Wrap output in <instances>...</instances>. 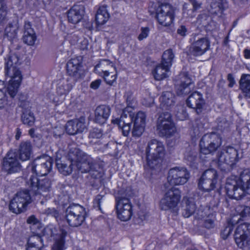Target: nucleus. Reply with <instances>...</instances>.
Listing matches in <instances>:
<instances>
[{
    "label": "nucleus",
    "instance_id": "f257e3e1",
    "mask_svg": "<svg viewBox=\"0 0 250 250\" xmlns=\"http://www.w3.org/2000/svg\"><path fill=\"white\" fill-rule=\"evenodd\" d=\"M67 157L69 164L58 162L56 164L58 170L63 175L71 174L73 166H75L81 172H88L94 179L102 177L104 167L102 161L94 160L90 155L76 147L69 150Z\"/></svg>",
    "mask_w": 250,
    "mask_h": 250
},
{
    "label": "nucleus",
    "instance_id": "6e6552de",
    "mask_svg": "<svg viewBox=\"0 0 250 250\" xmlns=\"http://www.w3.org/2000/svg\"><path fill=\"white\" fill-rule=\"evenodd\" d=\"M221 144V138L218 134L214 132L206 134L200 141V152L204 154H211L220 147Z\"/></svg>",
    "mask_w": 250,
    "mask_h": 250
},
{
    "label": "nucleus",
    "instance_id": "7c9ffc66",
    "mask_svg": "<svg viewBox=\"0 0 250 250\" xmlns=\"http://www.w3.org/2000/svg\"><path fill=\"white\" fill-rule=\"evenodd\" d=\"M32 153V146L30 141L22 142L19 149V159L22 161L30 159Z\"/></svg>",
    "mask_w": 250,
    "mask_h": 250
},
{
    "label": "nucleus",
    "instance_id": "e2e57ef3",
    "mask_svg": "<svg viewBox=\"0 0 250 250\" xmlns=\"http://www.w3.org/2000/svg\"><path fill=\"white\" fill-rule=\"evenodd\" d=\"M27 223L28 224H32V227L37 226V227H39V226L40 225L38 220L34 215H31L29 217L27 220Z\"/></svg>",
    "mask_w": 250,
    "mask_h": 250
},
{
    "label": "nucleus",
    "instance_id": "37998d69",
    "mask_svg": "<svg viewBox=\"0 0 250 250\" xmlns=\"http://www.w3.org/2000/svg\"><path fill=\"white\" fill-rule=\"evenodd\" d=\"M203 226L205 228L210 229L214 227L215 217L213 214L209 213L207 216H203Z\"/></svg>",
    "mask_w": 250,
    "mask_h": 250
},
{
    "label": "nucleus",
    "instance_id": "6ab92c4d",
    "mask_svg": "<svg viewBox=\"0 0 250 250\" xmlns=\"http://www.w3.org/2000/svg\"><path fill=\"white\" fill-rule=\"evenodd\" d=\"M217 171L210 168L205 170L198 182L199 188L204 191H210L214 189L217 183Z\"/></svg>",
    "mask_w": 250,
    "mask_h": 250
},
{
    "label": "nucleus",
    "instance_id": "4be33fe9",
    "mask_svg": "<svg viewBox=\"0 0 250 250\" xmlns=\"http://www.w3.org/2000/svg\"><path fill=\"white\" fill-rule=\"evenodd\" d=\"M186 103L188 107L194 109L198 115L202 112L205 104L203 95L197 91L192 92L188 96Z\"/></svg>",
    "mask_w": 250,
    "mask_h": 250
},
{
    "label": "nucleus",
    "instance_id": "774afa93",
    "mask_svg": "<svg viewBox=\"0 0 250 250\" xmlns=\"http://www.w3.org/2000/svg\"><path fill=\"white\" fill-rule=\"evenodd\" d=\"M242 210L241 211V215L242 216H247L250 214V207L249 206L242 207Z\"/></svg>",
    "mask_w": 250,
    "mask_h": 250
},
{
    "label": "nucleus",
    "instance_id": "052dcab7",
    "mask_svg": "<svg viewBox=\"0 0 250 250\" xmlns=\"http://www.w3.org/2000/svg\"><path fill=\"white\" fill-rule=\"evenodd\" d=\"M45 213L47 215H50L56 218L59 216V212L55 208H48L45 209Z\"/></svg>",
    "mask_w": 250,
    "mask_h": 250
},
{
    "label": "nucleus",
    "instance_id": "412c9836",
    "mask_svg": "<svg viewBox=\"0 0 250 250\" xmlns=\"http://www.w3.org/2000/svg\"><path fill=\"white\" fill-rule=\"evenodd\" d=\"M21 165L16 152L9 151L3 159L2 169L8 174L18 172L21 170Z\"/></svg>",
    "mask_w": 250,
    "mask_h": 250
},
{
    "label": "nucleus",
    "instance_id": "4c0bfd02",
    "mask_svg": "<svg viewBox=\"0 0 250 250\" xmlns=\"http://www.w3.org/2000/svg\"><path fill=\"white\" fill-rule=\"evenodd\" d=\"M174 58V54L172 49H167L163 53L161 62L171 67Z\"/></svg>",
    "mask_w": 250,
    "mask_h": 250
},
{
    "label": "nucleus",
    "instance_id": "5fc2aeb1",
    "mask_svg": "<svg viewBox=\"0 0 250 250\" xmlns=\"http://www.w3.org/2000/svg\"><path fill=\"white\" fill-rule=\"evenodd\" d=\"M109 18V16H107L106 14L103 16L99 13H96L95 20L97 24L101 25L104 24L108 21Z\"/></svg>",
    "mask_w": 250,
    "mask_h": 250
},
{
    "label": "nucleus",
    "instance_id": "f3484780",
    "mask_svg": "<svg viewBox=\"0 0 250 250\" xmlns=\"http://www.w3.org/2000/svg\"><path fill=\"white\" fill-rule=\"evenodd\" d=\"M155 18L160 24L169 26L175 18L174 9L169 4L162 5L157 9Z\"/></svg>",
    "mask_w": 250,
    "mask_h": 250
},
{
    "label": "nucleus",
    "instance_id": "2eb2a0df",
    "mask_svg": "<svg viewBox=\"0 0 250 250\" xmlns=\"http://www.w3.org/2000/svg\"><path fill=\"white\" fill-rule=\"evenodd\" d=\"M175 87L178 95H186L190 92L193 87V81L188 72H181L175 77Z\"/></svg>",
    "mask_w": 250,
    "mask_h": 250
},
{
    "label": "nucleus",
    "instance_id": "423d86ee",
    "mask_svg": "<svg viewBox=\"0 0 250 250\" xmlns=\"http://www.w3.org/2000/svg\"><path fill=\"white\" fill-rule=\"evenodd\" d=\"M26 184L35 195L46 197L48 193L51 190L52 182L48 178L38 179L37 176L31 175L27 180Z\"/></svg>",
    "mask_w": 250,
    "mask_h": 250
},
{
    "label": "nucleus",
    "instance_id": "a19ab883",
    "mask_svg": "<svg viewBox=\"0 0 250 250\" xmlns=\"http://www.w3.org/2000/svg\"><path fill=\"white\" fill-rule=\"evenodd\" d=\"M208 7V12L211 14H217L220 12H222V5L220 2L214 0L211 1Z\"/></svg>",
    "mask_w": 250,
    "mask_h": 250
},
{
    "label": "nucleus",
    "instance_id": "9b49d317",
    "mask_svg": "<svg viewBox=\"0 0 250 250\" xmlns=\"http://www.w3.org/2000/svg\"><path fill=\"white\" fill-rule=\"evenodd\" d=\"M157 129L160 136H170L175 132V127L168 112L160 114L157 120Z\"/></svg>",
    "mask_w": 250,
    "mask_h": 250
},
{
    "label": "nucleus",
    "instance_id": "5701e85b",
    "mask_svg": "<svg viewBox=\"0 0 250 250\" xmlns=\"http://www.w3.org/2000/svg\"><path fill=\"white\" fill-rule=\"evenodd\" d=\"M250 236V224L243 223L240 224L236 228L234 239L237 246L242 248L247 243V239Z\"/></svg>",
    "mask_w": 250,
    "mask_h": 250
},
{
    "label": "nucleus",
    "instance_id": "de8ad7c7",
    "mask_svg": "<svg viewBox=\"0 0 250 250\" xmlns=\"http://www.w3.org/2000/svg\"><path fill=\"white\" fill-rule=\"evenodd\" d=\"M124 97L125 99L127 107L133 108L135 106V100L133 96V93L131 91L125 92Z\"/></svg>",
    "mask_w": 250,
    "mask_h": 250
},
{
    "label": "nucleus",
    "instance_id": "1a4fd4ad",
    "mask_svg": "<svg viewBox=\"0 0 250 250\" xmlns=\"http://www.w3.org/2000/svg\"><path fill=\"white\" fill-rule=\"evenodd\" d=\"M218 167L222 170H226L238 160L237 150L231 146L227 147L217 155Z\"/></svg>",
    "mask_w": 250,
    "mask_h": 250
},
{
    "label": "nucleus",
    "instance_id": "bb28decb",
    "mask_svg": "<svg viewBox=\"0 0 250 250\" xmlns=\"http://www.w3.org/2000/svg\"><path fill=\"white\" fill-rule=\"evenodd\" d=\"M10 80L9 81V84L6 88H5V92H7L9 95V99L12 100L13 98L16 95L18 88L21 81V75H15L8 76Z\"/></svg>",
    "mask_w": 250,
    "mask_h": 250
},
{
    "label": "nucleus",
    "instance_id": "393cba45",
    "mask_svg": "<svg viewBox=\"0 0 250 250\" xmlns=\"http://www.w3.org/2000/svg\"><path fill=\"white\" fill-rule=\"evenodd\" d=\"M84 13V7L82 4L74 5L67 12L69 22L76 24L82 19Z\"/></svg>",
    "mask_w": 250,
    "mask_h": 250
},
{
    "label": "nucleus",
    "instance_id": "13d9d810",
    "mask_svg": "<svg viewBox=\"0 0 250 250\" xmlns=\"http://www.w3.org/2000/svg\"><path fill=\"white\" fill-rule=\"evenodd\" d=\"M177 34L182 37H185L188 34V28L184 25H180L177 29Z\"/></svg>",
    "mask_w": 250,
    "mask_h": 250
},
{
    "label": "nucleus",
    "instance_id": "f03ea898",
    "mask_svg": "<svg viewBox=\"0 0 250 250\" xmlns=\"http://www.w3.org/2000/svg\"><path fill=\"white\" fill-rule=\"evenodd\" d=\"M225 189L228 196L236 200L250 194V168L240 169L239 176L232 175L226 180Z\"/></svg>",
    "mask_w": 250,
    "mask_h": 250
},
{
    "label": "nucleus",
    "instance_id": "ea45409f",
    "mask_svg": "<svg viewBox=\"0 0 250 250\" xmlns=\"http://www.w3.org/2000/svg\"><path fill=\"white\" fill-rule=\"evenodd\" d=\"M21 120L24 125L31 126L34 124L35 118L33 114L30 111H25L22 113Z\"/></svg>",
    "mask_w": 250,
    "mask_h": 250
},
{
    "label": "nucleus",
    "instance_id": "a211bd4d",
    "mask_svg": "<svg viewBox=\"0 0 250 250\" xmlns=\"http://www.w3.org/2000/svg\"><path fill=\"white\" fill-rule=\"evenodd\" d=\"M189 174L186 168L175 167L169 169L167 175V182L171 186L183 185L186 183Z\"/></svg>",
    "mask_w": 250,
    "mask_h": 250
},
{
    "label": "nucleus",
    "instance_id": "09e8293b",
    "mask_svg": "<svg viewBox=\"0 0 250 250\" xmlns=\"http://www.w3.org/2000/svg\"><path fill=\"white\" fill-rule=\"evenodd\" d=\"M76 125L77 133L83 132L86 128L85 125V120L84 118L81 117L79 119L73 120Z\"/></svg>",
    "mask_w": 250,
    "mask_h": 250
},
{
    "label": "nucleus",
    "instance_id": "3c124183",
    "mask_svg": "<svg viewBox=\"0 0 250 250\" xmlns=\"http://www.w3.org/2000/svg\"><path fill=\"white\" fill-rule=\"evenodd\" d=\"M177 108L178 110L176 114L177 119L182 121L186 120L188 117V114L185 108L181 106H178Z\"/></svg>",
    "mask_w": 250,
    "mask_h": 250
},
{
    "label": "nucleus",
    "instance_id": "dca6fc26",
    "mask_svg": "<svg viewBox=\"0 0 250 250\" xmlns=\"http://www.w3.org/2000/svg\"><path fill=\"white\" fill-rule=\"evenodd\" d=\"M112 69H115L114 63L109 60L103 59L100 60L94 68V71L100 76L103 77L107 84L112 85L116 81V75H112L111 79L108 78L109 72Z\"/></svg>",
    "mask_w": 250,
    "mask_h": 250
},
{
    "label": "nucleus",
    "instance_id": "0e129e2a",
    "mask_svg": "<svg viewBox=\"0 0 250 250\" xmlns=\"http://www.w3.org/2000/svg\"><path fill=\"white\" fill-rule=\"evenodd\" d=\"M208 22L207 26L204 27L206 30L210 31L216 28V23L215 21H212L211 19L209 20V21Z\"/></svg>",
    "mask_w": 250,
    "mask_h": 250
},
{
    "label": "nucleus",
    "instance_id": "a18cd8bd",
    "mask_svg": "<svg viewBox=\"0 0 250 250\" xmlns=\"http://www.w3.org/2000/svg\"><path fill=\"white\" fill-rule=\"evenodd\" d=\"M57 230L53 226H49L44 229V235L48 236V238L54 237V239L58 240L60 237H62L61 235L57 236ZM56 241H55L56 242Z\"/></svg>",
    "mask_w": 250,
    "mask_h": 250
},
{
    "label": "nucleus",
    "instance_id": "bf43d9fd",
    "mask_svg": "<svg viewBox=\"0 0 250 250\" xmlns=\"http://www.w3.org/2000/svg\"><path fill=\"white\" fill-rule=\"evenodd\" d=\"M103 197V196L98 194L96 196L93 201L94 207L95 208H98V209L100 210H101V204Z\"/></svg>",
    "mask_w": 250,
    "mask_h": 250
},
{
    "label": "nucleus",
    "instance_id": "2f4dec72",
    "mask_svg": "<svg viewBox=\"0 0 250 250\" xmlns=\"http://www.w3.org/2000/svg\"><path fill=\"white\" fill-rule=\"evenodd\" d=\"M42 240L38 234L30 236L26 245V250H45L43 248Z\"/></svg>",
    "mask_w": 250,
    "mask_h": 250
},
{
    "label": "nucleus",
    "instance_id": "0eeeda50",
    "mask_svg": "<svg viewBox=\"0 0 250 250\" xmlns=\"http://www.w3.org/2000/svg\"><path fill=\"white\" fill-rule=\"evenodd\" d=\"M31 202V197L28 190L20 191L11 200L9 206V210L15 214H20L26 210L27 206Z\"/></svg>",
    "mask_w": 250,
    "mask_h": 250
},
{
    "label": "nucleus",
    "instance_id": "c85d7f7f",
    "mask_svg": "<svg viewBox=\"0 0 250 250\" xmlns=\"http://www.w3.org/2000/svg\"><path fill=\"white\" fill-rule=\"evenodd\" d=\"M163 158L146 156V165L145 166L146 170L150 169L152 174L161 170Z\"/></svg>",
    "mask_w": 250,
    "mask_h": 250
},
{
    "label": "nucleus",
    "instance_id": "58836bf2",
    "mask_svg": "<svg viewBox=\"0 0 250 250\" xmlns=\"http://www.w3.org/2000/svg\"><path fill=\"white\" fill-rule=\"evenodd\" d=\"M196 209L195 204L188 200L186 203V206L184 207L183 211V215L185 218H188L190 217L195 212Z\"/></svg>",
    "mask_w": 250,
    "mask_h": 250
},
{
    "label": "nucleus",
    "instance_id": "680f3d73",
    "mask_svg": "<svg viewBox=\"0 0 250 250\" xmlns=\"http://www.w3.org/2000/svg\"><path fill=\"white\" fill-rule=\"evenodd\" d=\"M122 129L123 135L127 136L129 134L131 126L130 125H118Z\"/></svg>",
    "mask_w": 250,
    "mask_h": 250
},
{
    "label": "nucleus",
    "instance_id": "7ed1b4c3",
    "mask_svg": "<svg viewBox=\"0 0 250 250\" xmlns=\"http://www.w3.org/2000/svg\"><path fill=\"white\" fill-rule=\"evenodd\" d=\"M146 114L139 111L135 116L131 112L123 111L120 118L112 117L111 123L118 125H131L133 122L134 125L132 130V136L135 137H139L143 134L146 125Z\"/></svg>",
    "mask_w": 250,
    "mask_h": 250
},
{
    "label": "nucleus",
    "instance_id": "4468645a",
    "mask_svg": "<svg viewBox=\"0 0 250 250\" xmlns=\"http://www.w3.org/2000/svg\"><path fill=\"white\" fill-rule=\"evenodd\" d=\"M115 201L118 218L123 221H128L132 214V206L129 199L119 195L115 197Z\"/></svg>",
    "mask_w": 250,
    "mask_h": 250
},
{
    "label": "nucleus",
    "instance_id": "39448f33",
    "mask_svg": "<svg viewBox=\"0 0 250 250\" xmlns=\"http://www.w3.org/2000/svg\"><path fill=\"white\" fill-rule=\"evenodd\" d=\"M65 213V218L72 227L81 226L86 217L85 208L79 204L70 205L66 209Z\"/></svg>",
    "mask_w": 250,
    "mask_h": 250
},
{
    "label": "nucleus",
    "instance_id": "8fccbe9b",
    "mask_svg": "<svg viewBox=\"0 0 250 250\" xmlns=\"http://www.w3.org/2000/svg\"><path fill=\"white\" fill-rule=\"evenodd\" d=\"M211 17L210 16L206 14L203 13L198 16L197 22L199 24L201 25L202 26L204 27L205 26H207V24L208 23V22L209 21Z\"/></svg>",
    "mask_w": 250,
    "mask_h": 250
},
{
    "label": "nucleus",
    "instance_id": "79ce46f5",
    "mask_svg": "<svg viewBox=\"0 0 250 250\" xmlns=\"http://www.w3.org/2000/svg\"><path fill=\"white\" fill-rule=\"evenodd\" d=\"M229 126V122L224 118H218L217 119V130L223 132L228 131Z\"/></svg>",
    "mask_w": 250,
    "mask_h": 250
},
{
    "label": "nucleus",
    "instance_id": "72a5a7b5",
    "mask_svg": "<svg viewBox=\"0 0 250 250\" xmlns=\"http://www.w3.org/2000/svg\"><path fill=\"white\" fill-rule=\"evenodd\" d=\"M76 82L69 78L60 82L57 87V92L60 95L68 93L75 84Z\"/></svg>",
    "mask_w": 250,
    "mask_h": 250
},
{
    "label": "nucleus",
    "instance_id": "b1692460",
    "mask_svg": "<svg viewBox=\"0 0 250 250\" xmlns=\"http://www.w3.org/2000/svg\"><path fill=\"white\" fill-rule=\"evenodd\" d=\"M146 156L163 158L165 150L163 144L156 139L149 141L146 149Z\"/></svg>",
    "mask_w": 250,
    "mask_h": 250
},
{
    "label": "nucleus",
    "instance_id": "473e14b6",
    "mask_svg": "<svg viewBox=\"0 0 250 250\" xmlns=\"http://www.w3.org/2000/svg\"><path fill=\"white\" fill-rule=\"evenodd\" d=\"M170 67L161 63L157 65L152 71L154 79L157 81H161L168 77Z\"/></svg>",
    "mask_w": 250,
    "mask_h": 250
},
{
    "label": "nucleus",
    "instance_id": "9d476101",
    "mask_svg": "<svg viewBox=\"0 0 250 250\" xmlns=\"http://www.w3.org/2000/svg\"><path fill=\"white\" fill-rule=\"evenodd\" d=\"M190 40L191 43L189 52L194 56H202L209 49L210 42L207 37L195 34L192 35Z\"/></svg>",
    "mask_w": 250,
    "mask_h": 250
},
{
    "label": "nucleus",
    "instance_id": "f704fd0d",
    "mask_svg": "<svg viewBox=\"0 0 250 250\" xmlns=\"http://www.w3.org/2000/svg\"><path fill=\"white\" fill-rule=\"evenodd\" d=\"M239 85L246 98L250 99V74H242L239 81Z\"/></svg>",
    "mask_w": 250,
    "mask_h": 250
},
{
    "label": "nucleus",
    "instance_id": "4d7b16f0",
    "mask_svg": "<svg viewBox=\"0 0 250 250\" xmlns=\"http://www.w3.org/2000/svg\"><path fill=\"white\" fill-rule=\"evenodd\" d=\"M64 240V238L60 237L59 239L54 244L52 247V250H63Z\"/></svg>",
    "mask_w": 250,
    "mask_h": 250
},
{
    "label": "nucleus",
    "instance_id": "cd10ccee",
    "mask_svg": "<svg viewBox=\"0 0 250 250\" xmlns=\"http://www.w3.org/2000/svg\"><path fill=\"white\" fill-rule=\"evenodd\" d=\"M111 109L109 106L100 105L95 110V122L100 124H104L108 118Z\"/></svg>",
    "mask_w": 250,
    "mask_h": 250
},
{
    "label": "nucleus",
    "instance_id": "a878e982",
    "mask_svg": "<svg viewBox=\"0 0 250 250\" xmlns=\"http://www.w3.org/2000/svg\"><path fill=\"white\" fill-rule=\"evenodd\" d=\"M159 101L160 107L162 110H168L174 106L175 103V96L171 92L165 91L163 92L159 98Z\"/></svg>",
    "mask_w": 250,
    "mask_h": 250
},
{
    "label": "nucleus",
    "instance_id": "864d4df0",
    "mask_svg": "<svg viewBox=\"0 0 250 250\" xmlns=\"http://www.w3.org/2000/svg\"><path fill=\"white\" fill-rule=\"evenodd\" d=\"M7 15V7L4 0H0V22L4 20Z\"/></svg>",
    "mask_w": 250,
    "mask_h": 250
},
{
    "label": "nucleus",
    "instance_id": "ddd939ff",
    "mask_svg": "<svg viewBox=\"0 0 250 250\" xmlns=\"http://www.w3.org/2000/svg\"><path fill=\"white\" fill-rule=\"evenodd\" d=\"M66 74L68 78L75 82L82 79L84 77V70L81 57L69 60L66 65Z\"/></svg>",
    "mask_w": 250,
    "mask_h": 250
},
{
    "label": "nucleus",
    "instance_id": "338daca9",
    "mask_svg": "<svg viewBox=\"0 0 250 250\" xmlns=\"http://www.w3.org/2000/svg\"><path fill=\"white\" fill-rule=\"evenodd\" d=\"M102 81L100 79L96 80L90 83V87L93 89H97L99 88L101 83Z\"/></svg>",
    "mask_w": 250,
    "mask_h": 250
},
{
    "label": "nucleus",
    "instance_id": "c03bdc74",
    "mask_svg": "<svg viewBox=\"0 0 250 250\" xmlns=\"http://www.w3.org/2000/svg\"><path fill=\"white\" fill-rule=\"evenodd\" d=\"M5 34L10 40L17 37V28L12 24H9L5 29Z\"/></svg>",
    "mask_w": 250,
    "mask_h": 250
},
{
    "label": "nucleus",
    "instance_id": "c756f323",
    "mask_svg": "<svg viewBox=\"0 0 250 250\" xmlns=\"http://www.w3.org/2000/svg\"><path fill=\"white\" fill-rule=\"evenodd\" d=\"M37 37L34 29L29 22L25 21L24 26V33L22 37L23 42L28 45H33Z\"/></svg>",
    "mask_w": 250,
    "mask_h": 250
},
{
    "label": "nucleus",
    "instance_id": "603ef678",
    "mask_svg": "<svg viewBox=\"0 0 250 250\" xmlns=\"http://www.w3.org/2000/svg\"><path fill=\"white\" fill-rule=\"evenodd\" d=\"M103 136V133L101 129L94 128L89 131V138L99 139Z\"/></svg>",
    "mask_w": 250,
    "mask_h": 250
},
{
    "label": "nucleus",
    "instance_id": "c9c22d12",
    "mask_svg": "<svg viewBox=\"0 0 250 250\" xmlns=\"http://www.w3.org/2000/svg\"><path fill=\"white\" fill-rule=\"evenodd\" d=\"M184 158L188 165L192 167H195L198 160V152L192 150L190 147L187 148L184 153Z\"/></svg>",
    "mask_w": 250,
    "mask_h": 250
},
{
    "label": "nucleus",
    "instance_id": "e433bc0d",
    "mask_svg": "<svg viewBox=\"0 0 250 250\" xmlns=\"http://www.w3.org/2000/svg\"><path fill=\"white\" fill-rule=\"evenodd\" d=\"M5 85L3 81H0V108L4 107L6 105H11V100L7 96L5 93Z\"/></svg>",
    "mask_w": 250,
    "mask_h": 250
},
{
    "label": "nucleus",
    "instance_id": "49530a36",
    "mask_svg": "<svg viewBox=\"0 0 250 250\" xmlns=\"http://www.w3.org/2000/svg\"><path fill=\"white\" fill-rule=\"evenodd\" d=\"M76 125L74 120H70L67 122L65 125L66 133L70 135H74L77 134Z\"/></svg>",
    "mask_w": 250,
    "mask_h": 250
},
{
    "label": "nucleus",
    "instance_id": "69168bd1",
    "mask_svg": "<svg viewBox=\"0 0 250 250\" xmlns=\"http://www.w3.org/2000/svg\"><path fill=\"white\" fill-rule=\"evenodd\" d=\"M97 13H99L103 16L106 14L107 16H109V14L107 10V6L106 5L100 6L97 11Z\"/></svg>",
    "mask_w": 250,
    "mask_h": 250
},
{
    "label": "nucleus",
    "instance_id": "6e6d98bb",
    "mask_svg": "<svg viewBox=\"0 0 250 250\" xmlns=\"http://www.w3.org/2000/svg\"><path fill=\"white\" fill-rule=\"evenodd\" d=\"M150 31L149 28L148 27H142L141 28V33L138 36V40L139 41H143L146 39L149 35Z\"/></svg>",
    "mask_w": 250,
    "mask_h": 250
},
{
    "label": "nucleus",
    "instance_id": "f8f14e48",
    "mask_svg": "<svg viewBox=\"0 0 250 250\" xmlns=\"http://www.w3.org/2000/svg\"><path fill=\"white\" fill-rule=\"evenodd\" d=\"M53 162L50 157H38L30 165L32 175L36 176L47 175L52 169Z\"/></svg>",
    "mask_w": 250,
    "mask_h": 250
},
{
    "label": "nucleus",
    "instance_id": "aec40b11",
    "mask_svg": "<svg viewBox=\"0 0 250 250\" xmlns=\"http://www.w3.org/2000/svg\"><path fill=\"white\" fill-rule=\"evenodd\" d=\"M21 61V56L18 52H11L5 59V75L7 76L21 75L18 68Z\"/></svg>",
    "mask_w": 250,
    "mask_h": 250
},
{
    "label": "nucleus",
    "instance_id": "20e7f679",
    "mask_svg": "<svg viewBox=\"0 0 250 250\" xmlns=\"http://www.w3.org/2000/svg\"><path fill=\"white\" fill-rule=\"evenodd\" d=\"M181 198L180 190L177 188H172L165 192L160 200L159 208L162 210L169 211L177 214Z\"/></svg>",
    "mask_w": 250,
    "mask_h": 250
}]
</instances>
